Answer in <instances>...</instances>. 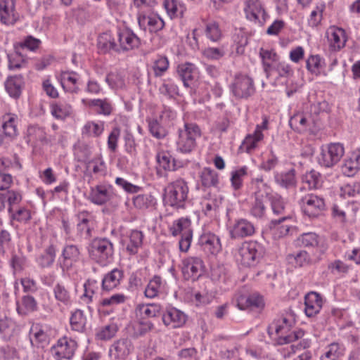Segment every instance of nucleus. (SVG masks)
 Returning <instances> with one entry per match:
<instances>
[{"label":"nucleus","mask_w":360,"mask_h":360,"mask_svg":"<svg viewBox=\"0 0 360 360\" xmlns=\"http://www.w3.org/2000/svg\"><path fill=\"white\" fill-rule=\"evenodd\" d=\"M295 323V314L290 309L272 321L268 327V334L270 336H276L278 345L290 343L302 338L304 334V331L300 329L291 332Z\"/></svg>","instance_id":"1"},{"label":"nucleus","mask_w":360,"mask_h":360,"mask_svg":"<svg viewBox=\"0 0 360 360\" xmlns=\"http://www.w3.org/2000/svg\"><path fill=\"white\" fill-rule=\"evenodd\" d=\"M89 257L101 266H106L113 259L114 246L107 238H96L88 248Z\"/></svg>","instance_id":"2"},{"label":"nucleus","mask_w":360,"mask_h":360,"mask_svg":"<svg viewBox=\"0 0 360 360\" xmlns=\"http://www.w3.org/2000/svg\"><path fill=\"white\" fill-rule=\"evenodd\" d=\"M176 149L182 153H191L196 146V139L201 136L198 125L193 122H185L183 128L178 130Z\"/></svg>","instance_id":"3"},{"label":"nucleus","mask_w":360,"mask_h":360,"mask_svg":"<svg viewBox=\"0 0 360 360\" xmlns=\"http://www.w3.org/2000/svg\"><path fill=\"white\" fill-rule=\"evenodd\" d=\"M188 187L187 183L182 179L170 183L165 188L166 203L175 208L184 207L188 198Z\"/></svg>","instance_id":"4"},{"label":"nucleus","mask_w":360,"mask_h":360,"mask_svg":"<svg viewBox=\"0 0 360 360\" xmlns=\"http://www.w3.org/2000/svg\"><path fill=\"white\" fill-rule=\"evenodd\" d=\"M262 247L256 241L244 242L238 248L236 259L243 266H255L262 257Z\"/></svg>","instance_id":"5"},{"label":"nucleus","mask_w":360,"mask_h":360,"mask_svg":"<svg viewBox=\"0 0 360 360\" xmlns=\"http://www.w3.org/2000/svg\"><path fill=\"white\" fill-rule=\"evenodd\" d=\"M89 199L91 202L103 205L109 202L117 207L120 202V198L111 185L101 184L91 188Z\"/></svg>","instance_id":"6"},{"label":"nucleus","mask_w":360,"mask_h":360,"mask_svg":"<svg viewBox=\"0 0 360 360\" xmlns=\"http://www.w3.org/2000/svg\"><path fill=\"white\" fill-rule=\"evenodd\" d=\"M299 203L304 214L309 217H316L326 210V203L323 198L310 193L302 196Z\"/></svg>","instance_id":"7"},{"label":"nucleus","mask_w":360,"mask_h":360,"mask_svg":"<svg viewBox=\"0 0 360 360\" xmlns=\"http://www.w3.org/2000/svg\"><path fill=\"white\" fill-rule=\"evenodd\" d=\"M244 12L248 20L260 27L265 24L269 18V15L259 0H246Z\"/></svg>","instance_id":"8"},{"label":"nucleus","mask_w":360,"mask_h":360,"mask_svg":"<svg viewBox=\"0 0 360 360\" xmlns=\"http://www.w3.org/2000/svg\"><path fill=\"white\" fill-rule=\"evenodd\" d=\"M344 153L345 149L341 143H330L326 149H322L318 158L319 163L325 167H331L340 161Z\"/></svg>","instance_id":"9"},{"label":"nucleus","mask_w":360,"mask_h":360,"mask_svg":"<svg viewBox=\"0 0 360 360\" xmlns=\"http://www.w3.org/2000/svg\"><path fill=\"white\" fill-rule=\"evenodd\" d=\"M77 347V343L75 340L65 336L60 338L51 348V352L57 360L70 359L73 356Z\"/></svg>","instance_id":"10"},{"label":"nucleus","mask_w":360,"mask_h":360,"mask_svg":"<svg viewBox=\"0 0 360 360\" xmlns=\"http://www.w3.org/2000/svg\"><path fill=\"white\" fill-rule=\"evenodd\" d=\"M231 88L233 95L238 98H247L255 92L252 79L244 75H236Z\"/></svg>","instance_id":"11"},{"label":"nucleus","mask_w":360,"mask_h":360,"mask_svg":"<svg viewBox=\"0 0 360 360\" xmlns=\"http://www.w3.org/2000/svg\"><path fill=\"white\" fill-rule=\"evenodd\" d=\"M203 262L199 257H188L182 262V273L186 279L195 281L203 274Z\"/></svg>","instance_id":"12"},{"label":"nucleus","mask_w":360,"mask_h":360,"mask_svg":"<svg viewBox=\"0 0 360 360\" xmlns=\"http://www.w3.org/2000/svg\"><path fill=\"white\" fill-rule=\"evenodd\" d=\"M131 341L122 338L115 341L109 349V355L114 360H125L134 351Z\"/></svg>","instance_id":"13"},{"label":"nucleus","mask_w":360,"mask_h":360,"mask_svg":"<svg viewBox=\"0 0 360 360\" xmlns=\"http://www.w3.org/2000/svg\"><path fill=\"white\" fill-rule=\"evenodd\" d=\"M297 242L305 248H316L320 254H324L328 245L325 240L313 232L304 233L299 236Z\"/></svg>","instance_id":"14"},{"label":"nucleus","mask_w":360,"mask_h":360,"mask_svg":"<svg viewBox=\"0 0 360 360\" xmlns=\"http://www.w3.org/2000/svg\"><path fill=\"white\" fill-rule=\"evenodd\" d=\"M255 232L254 224L245 219H239L230 228L231 238H243L252 236Z\"/></svg>","instance_id":"15"},{"label":"nucleus","mask_w":360,"mask_h":360,"mask_svg":"<svg viewBox=\"0 0 360 360\" xmlns=\"http://www.w3.org/2000/svg\"><path fill=\"white\" fill-rule=\"evenodd\" d=\"M177 73L186 87H191L198 78L196 66L191 63H184L178 65Z\"/></svg>","instance_id":"16"},{"label":"nucleus","mask_w":360,"mask_h":360,"mask_svg":"<svg viewBox=\"0 0 360 360\" xmlns=\"http://www.w3.org/2000/svg\"><path fill=\"white\" fill-rule=\"evenodd\" d=\"M276 75V81L283 84H288V81L292 77L294 71L290 64L285 61H278L273 63L271 70V75Z\"/></svg>","instance_id":"17"},{"label":"nucleus","mask_w":360,"mask_h":360,"mask_svg":"<svg viewBox=\"0 0 360 360\" xmlns=\"http://www.w3.org/2000/svg\"><path fill=\"white\" fill-rule=\"evenodd\" d=\"M326 37L329 47L333 51H338L345 46V33L342 28L330 27L326 32Z\"/></svg>","instance_id":"18"},{"label":"nucleus","mask_w":360,"mask_h":360,"mask_svg":"<svg viewBox=\"0 0 360 360\" xmlns=\"http://www.w3.org/2000/svg\"><path fill=\"white\" fill-rule=\"evenodd\" d=\"M63 260L60 262L63 271L69 270L72 265L79 260L80 251L75 245H67L62 251Z\"/></svg>","instance_id":"19"},{"label":"nucleus","mask_w":360,"mask_h":360,"mask_svg":"<svg viewBox=\"0 0 360 360\" xmlns=\"http://www.w3.org/2000/svg\"><path fill=\"white\" fill-rule=\"evenodd\" d=\"M359 207L354 202H348L344 204H334L332 207V216L340 222L346 221L347 214L355 215Z\"/></svg>","instance_id":"20"},{"label":"nucleus","mask_w":360,"mask_h":360,"mask_svg":"<svg viewBox=\"0 0 360 360\" xmlns=\"http://www.w3.org/2000/svg\"><path fill=\"white\" fill-rule=\"evenodd\" d=\"M186 321V315L176 308H169L162 314L164 324L171 328L182 326Z\"/></svg>","instance_id":"21"},{"label":"nucleus","mask_w":360,"mask_h":360,"mask_svg":"<svg viewBox=\"0 0 360 360\" xmlns=\"http://www.w3.org/2000/svg\"><path fill=\"white\" fill-rule=\"evenodd\" d=\"M198 243L204 251L213 255L217 254L221 249L220 239L210 232L203 233L199 238Z\"/></svg>","instance_id":"22"},{"label":"nucleus","mask_w":360,"mask_h":360,"mask_svg":"<svg viewBox=\"0 0 360 360\" xmlns=\"http://www.w3.org/2000/svg\"><path fill=\"white\" fill-rule=\"evenodd\" d=\"M118 46L120 51H129L140 44L139 38L131 30H126L117 33Z\"/></svg>","instance_id":"23"},{"label":"nucleus","mask_w":360,"mask_h":360,"mask_svg":"<svg viewBox=\"0 0 360 360\" xmlns=\"http://www.w3.org/2000/svg\"><path fill=\"white\" fill-rule=\"evenodd\" d=\"M304 311L307 316L311 317L319 313L322 308L323 300L316 292H310L304 297Z\"/></svg>","instance_id":"24"},{"label":"nucleus","mask_w":360,"mask_h":360,"mask_svg":"<svg viewBox=\"0 0 360 360\" xmlns=\"http://www.w3.org/2000/svg\"><path fill=\"white\" fill-rule=\"evenodd\" d=\"M17 20L14 0H0V21L5 25H13Z\"/></svg>","instance_id":"25"},{"label":"nucleus","mask_w":360,"mask_h":360,"mask_svg":"<svg viewBox=\"0 0 360 360\" xmlns=\"http://www.w3.org/2000/svg\"><path fill=\"white\" fill-rule=\"evenodd\" d=\"M124 278V271L118 268H115L106 274L101 282V288L105 291H110L117 288Z\"/></svg>","instance_id":"26"},{"label":"nucleus","mask_w":360,"mask_h":360,"mask_svg":"<svg viewBox=\"0 0 360 360\" xmlns=\"http://www.w3.org/2000/svg\"><path fill=\"white\" fill-rule=\"evenodd\" d=\"M24 78L21 75L8 77L5 82V88L9 96L18 98L21 95L24 86Z\"/></svg>","instance_id":"27"},{"label":"nucleus","mask_w":360,"mask_h":360,"mask_svg":"<svg viewBox=\"0 0 360 360\" xmlns=\"http://www.w3.org/2000/svg\"><path fill=\"white\" fill-rule=\"evenodd\" d=\"M77 224V230L80 236L89 238L91 236L90 222L92 218L91 213L87 211L79 212L76 215Z\"/></svg>","instance_id":"28"},{"label":"nucleus","mask_w":360,"mask_h":360,"mask_svg":"<svg viewBox=\"0 0 360 360\" xmlns=\"http://www.w3.org/2000/svg\"><path fill=\"white\" fill-rule=\"evenodd\" d=\"M289 216H283L278 219L271 221L269 229L272 237L275 239H279L286 236L290 230V225L281 224L282 222L290 219Z\"/></svg>","instance_id":"29"},{"label":"nucleus","mask_w":360,"mask_h":360,"mask_svg":"<svg viewBox=\"0 0 360 360\" xmlns=\"http://www.w3.org/2000/svg\"><path fill=\"white\" fill-rule=\"evenodd\" d=\"M79 75L73 71H63L60 74V84L63 89L70 93H77L79 88L77 86Z\"/></svg>","instance_id":"30"},{"label":"nucleus","mask_w":360,"mask_h":360,"mask_svg":"<svg viewBox=\"0 0 360 360\" xmlns=\"http://www.w3.org/2000/svg\"><path fill=\"white\" fill-rule=\"evenodd\" d=\"M259 55L262 59L264 72L266 76L269 77L271 75L273 63L278 61V56L274 50L265 49L264 48H260Z\"/></svg>","instance_id":"31"},{"label":"nucleus","mask_w":360,"mask_h":360,"mask_svg":"<svg viewBox=\"0 0 360 360\" xmlns=\"http://www.w3.org/2000/svg\"><path fill=\"white\" fill-rule=\"evenodd\" d=\"M240 309H245L246 308H263L264 302L263 297L257 293H253L248 297L241 296L238 300L237 304Z\"/></svg>","instance_id":"32"},{"label":"nucleus","mask_w":360,"mask_h":360,"mask_svg":"<svg viewBox=\"0 0 360 360\" xmlns=\"http://www.w3.org/2000/svg\"><path fill=\"white\" fill-rule=\"evenodd\" d=\"M169 231L173 236L179 234L184 236L186 233H193L191 221L188 217H181L175 220L169 227Z\"/></svg>","instance_id":"33"},{"label":"nucleus","mask_w":360,"mask_h":360,"mask_svg":"<svg viewBox=\"0 0 360 360\" xmlns=\"http://www.w3.org/2000/svg\"><path fill=\"white\" fill-rule=\"evenodd\" d=\"M276 183L281 187L289 188L295 186L297 181L295 170L291 169L288 172L276 173L274 174Z\"/></svg>","instance_id":"34"},{"label":"nucleus","mask_w":360,"mask_h":360,"mask_svg":"<svg viewBox=\"0 0 360 360\" xmlns=\"http://www.w3.org/2000/svg\"><path fill=\"white\" fill-rule=\"evenodd\" d=\"M263 138L264 135L259 131V129L255 131L252 134H249L245 137L240 148L248 153H251L258 146V143Z\"/></svg>","instance_id":"35"},{"label":"nucleus","mask_w":360,"mask_h":360,"mask_svg":"<svg viewBox=\"0 0 360 360\" xmlns=\"http://www.w3.org/2000/svg\"><path fill=\"white\" fill-rule=\"evenodd\" d=\"M359 160L360 155L356 154H353L351 158L345 160L341 167L342 174L347 176H354L359 169Z\"/></svg>","instance_id":"36"},{"label":"nucleus","mask_w":360,"mask_h":360,"mask_svg":"<svg viewBox=\"0 0 360 360\" xmlns=\"http://www.w3.org/2000/svg\"><path fill=\"white\" fill-rule=\"evenodd\" d=\"M5 200L8 203L9 212L12 211V207L20 202L22 196L18 191L10 190L0 193V211L5 207Z\"/></svg>","instance_id":"37"},{"label":"nucleus","mask_w":360,"mask_h":360,"mask_svg":"<svg viewBox=\"0 0 360 360\" xmlns=\"http://www.w3.org/2000/svg\"><path fill=\"white\" fill-rule=\"evenodd\" d=\"M134 207L141 210L153 207L156 204V200L150 193L139 194L132 199Z\"/></svg>","instance_id":"38"},{"label":"nucleus","mask_w":360,"mask_h":360,"mask_svg":"<svg viewBox=\"0 0 360 360\" xmlns=\"http://www.w3.org/2000/svg\"><path fill=\"white\" fill-rule=\"evenodd\" d=\"M156 159L160 166L165 170H176L181 167L180 162L177 164L176 161L167 152L162 151L158 153L156 155Z\"/></svg>","instance_id":"39"},{"label":"nucleus","mask_w":360,"mask_h":360,"mask_svg":"<svg viewBox=\"0 0 360 360\" xmlns=\"http://www.w3.org/2000/svg\"><path fill=\"white\" fill-rule=\"evenodd\" d=\"M161 306L158 304H142L136 307V312L142 317V319L152 318L161 314Z\"/></svg>","instance_id":"40"},{"label":"nucleus","mask_w":360,"mask_h":360,"mask_svg":"<svg viewBox=\"0 0 360 360\" xmlns=\"http://www.w3.org/2000/svg\"><path fill=\"white\" fill-rule=\"evenodd\" d=\"M202 185L205 187H216L219 184V176L216 171L205 167L200 174Z\"/></svg>","instance_id":"41"},{"label":"nucleus","mask_w":360,"mask_h":360,"mask_svg":"<svg viewBox=\"0 0 360 360\" xmlns=\"http://www.w3.org/2000/svg\"><path fill=\"white\" fill-rule=\"evenodd\" d=\"M30 140L39 142L42 145H49V143H53L54 140L48 138L44 129L38 126H32L28 129Z\"/></svg>","instance_id":"42"},{"label":"nucleus","mask_w":360,"mask_h":360,"mask_svg":"<svg viewBox=\"0 0 360 360\" xmlns=\"http://www.w3.org/2000/svg\"><path fill=\"white\" fill-rule=\"evenodd\" d=\"M98 47L103 52H107L111 50L117 52L120 51L118 44H117L115 39L108 33H104L99 36L98 39Z\"/></svg>","instance_id":"43"},{"label":"nucleus","mask_w":360,"mask_h":360,"mask_svg":"<svg viewBox=\"0 0 360 360\" xmlns=\"http://www.w3.org/2000/svg\"><path fill=\"white\" fill-rule=\"evenodd\" d=\"M165 124H166L165 122H162L160 119L149 120L148 128L150 133L153 136L158 139L165 138L168 134Z\"/></svg>","instance_id":"44"},{"label":"nucleus","mask_w":360,"mask_h":360,"mask_svg":"<svg viewBox=\"0 0 360 360\" xmlns=\"http://www.w3.org/2000/svg\"><path fill=\"white\" fill-rule=\"evenodd\" d=\"M143 238V235L141 231H131L129 236V243L126 246V250L130 255H135L138 252L139 248L142 245Z\"/></svg>","instance_id":"45"},{"label":"nucleus","mask_w":360,"mask_h":360,"mask_svg":"<svg viewBox=\"0 0 360 360\" xmlns=\"http://www.w3.org/2000/svg\"><path fill=\"white\" fill-rule=\"evenodd\" d=\"M163 286L162 278L159 276H155L148 283L144 293L148 298H154L160 292Z\"/></svg>","instance_id":"46"},{"label":"nucleus","mask_w":360,"mask_h":360,"mask_svg":"<svg viewBox=\"0 0 360 360\" xmlns=\"http://www.w3.org/2000/svg\"><path fill=\"white\" fill-rule=\"evenodd\" d=\"M163 6L171 18L183 15L184 7L178 0H164Z\"/></svg>","instance_id":"47"},{"label":"nucleus","mask_w":360,"mask_h":360,"mask_svg":"<svg viewBox=\"0 0 360 360\" xmlns=\"http://www.w3.org/2000/svg\"><path fill=\"white\" fill-rule=\"evenodd\" d=\"M103 130V122H87L82 128V134L90 137H98Z\"/></svg>","instance_id":"48"},{"label":"nucleus","mask_w":360,"mask_h":360,"mask_svg":"<svg viewBox=\"0 0 360 360\" xmlns=\"http://www.w3.org/2000/svg\"><path fill=\"white\" fill-rule=\"evenodd\" d=\"M56 258V249L53 245H49L37 258V263L41 268L51 266Z\"/></svg>","instance_id":"49"},{"label":"nucleus","mask_w":360,"mask_h":360,"mask_svg":"<svg viewBox=\"0 0 360 360\" xmlns=\"http://www.w3.org/2000/svg\"><path fill=\"white\" fill-rule=\"evenodd\" d=\"M287 259L289 263L299 267L308 265L311 260L309 254L304 250H300L295 254H289L287 256Z\"/></svg>","instance_id":"50"},{"label":"nucleus","mask_w":360,"mask_h":360,"mask_svg":"<svg viewBox=\"0 0 360 360\" xmlns=\"http://www.w3.org/2000/svg\"><path fill=\"white\" fill-rule=\"evenodd\" d=\"M70 322L73 330L82 332L86 325V318L84 312L80 309L75 311L70 316Z\"/></svg>","instance_id":"51"},{"label":"nucleus","mask_w":360,"mask_h":360,"mask_svg":"<svg viewBox=\"0 0 360 360\" xmlns=\"http://www.w3.org/2000/svg\"><path fill=\"white\" fill-rule=\"evenodd\" d=\"M100 284L94 279H88L84 284V293L82 299L84 300L87 303L92 301L94 295H95L98 289Z\"/></svg>","instance_id":"52"},{"label":"nucleus","mask_w":360,"mask_h":360,"mask_svg":"<svg viewBox=\"0 0 360 360\" xmlns=\"http://www.w3.org/2000/svg\"><path fill=\"white\" fill-rule=\"evenodd\" d=\"M16 116L15 115H7L4 116V122L2 125L4 134L6 136L13 138L17 135L15 125Z\"/></svg>","instance_id":"53"},{"label":"nucleus","mask_w":360,"mask_h":360,"mask_svg":"<svg viewBox=\"0 0 360 360\" xmlns=\"http://www.w3.org/2000/svg\"><path fill=\"white\" fill-rule=\"evenodd\" d=\"M248 167L243 166L231 172V182L234 190L237 191L242 188L243 179L248 174Z\"/></svg>","instance_id":"54"},{"label":"nucleus","mask_w":360,"mask_h":360,"mask_svg":"<svg viewBox=\"0 0 360 360\" xmlns=\"http://www.w3.org/2000/svg\"><path fill=\"white\" fill-rule=\"evenodd\" d=\"M302 180L310 188H317L321 186L322 178L319 172L312 169L303 175Z\"/></svg>","instance_id":"55"},{"label":"nucleus","mask_w":360,"mask_h":360,"mask_svg":"<svg viewBox=\"0 0 360 360\" xmlns=\"http://www.w3.org/2000/svg\"><path fill=\"white\" fill-rule=\"evenodd\" d=\"M307 70L311 73L319 74L325 66L324 60L319 55L310 56L306 62Z\"/></svg>","instance_id":"56"},{"label":"nucleus","mask_w":360,"mask_h":360,"mask_svg":"<svg viewBox=\"0 0 360 360\" xmlns=\"http://www.w3.org/2000/svg\"><path fill=\"white\" fill-rule=\"evenodd\" d=\"M206 37L212 41H218L221 37V31L215 21L207 22L205 30Z\"/></svg>","instance_id":"57"},{"label":"nucleus","mask_w":360,"mask_h":360,"mask_svg":"<svg viewBox=\"0 0 360 360\" xmlns=\"http://www.w3.org/2000/svg\"><path fill=\"white\" fill-rule=\"evenodd\" d=\"M8 69L10 70H17L25 66L26 62L22 56L18 51L8 54Z\"/></svg>","instance_id":"58"},{"label":"nucleus","mask_w":360,"mask_h":360,"mask_svg":"<svg viewBox=\"0 0 360 360\" xmlns=\"http://www.w3.org/2000/svg\"><path fill=\"white\" fill-rule=\"evenodd\" d=\"M54 297L56 300L68 304L70 302V294L65 286L62 283H58L53 288Z\"/></svg>","instance_id":"59"},{"label":"nucleus","mask_w":360,"mask_h":360,"mask_svg":"<svg viewBox=\"0 0 360 360\" xmlns=\"http://www.w3.org/2000/svg\"><path fill=\"white\" fill-rule=\"evenodd\" d=\"M89 106L96 107L98 113L109 115L112 111V106L107 99H93L89 102Z\"/></svg>","instance_id":"60"},{"label":"nucleus","mask_w":360,"mask_h":360,"mask_svg":"<svg viewBox=\"0 0 360 360\" xmlns=\"http://www.w3.org/2000/svg\"><path fill=\"white\" fill-rule=\"evenodd\" d=\"M342 349L338 343H332L327 348L321 360H337L342 354Z\"/></svg>","instance_id":"61"},{"label":"nucleus","mask_w":360,"mask_h":360,"mask_svg":"<svg viewBox=\"0 0 360 360\" xmlns=\"http://www.w3.org/2000/svg\"><path fill=\"white\" fill-rule=\"evenodd\" d=\"M169 68V60L165 56H158L157 59L155 60L153 70L154 72V75L155 77L162 76Z\"/></svg>","instance_id":"62"},{"label":"nucleus","mask_w":360,"mask_h":360,"mask_svg":"<svg viewBox=\"0 0 360 360\" xmlns=\"http://www.w3.org/2000/svg\"><path fill=\"white\" fill-rule=\"evenodd\" d=\"M340 195L344 198L355 197L360 194V182L348 183L341 187Z\"/></svg>","instance_id":"63"},{"label":"nucleus","mask_w":360,"mask_h":360,"mask_svg":"<svg viewBox=\"0 0 360 360\" xmlns=\"http://www.w3.org/2000/svg\"><path fill=\"white\" fill-rule=\"evenodd\" d=\"M266 212V206L260 196L257 195L254 202L252 204L250 214L256 218H262Z\"/></svg>","instance_id":"64"}]
</instances>
